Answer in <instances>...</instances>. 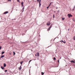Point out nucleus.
Listing matches in <instances>:
<instances>
[{"label":"nucleus","instance_id":"nucleus-1","mask_svg":"<svg viewBox=\"0 0 75 75\" xmlns=\"http://www.w3.org/2000/svg\"><path fill=\"white\" fill-rule=\"evenodd\" d=\"M67 16H68L69 18H70V17H72V15H71V14H68V15H67Z\"/></svg>","mask_w":75,"mask_h":75},{"label":"nucleus","instance_id":"nucleus-2","mask_svg":"<svg viewBox=\"0 0 75 75\" xmlns=\"http://www.w3.org/2000/svg\"><path fill=\"white\" fill-rule=\"evenodd\" d=\"M51 24V23L49 21L48 23H47V25H50Z\"/></svg>","mask_w":75,"mask_h":75},{"label":"nucleus","instance_id":"nucleus-3","mask_svg":"<svg viewBox=\"0 0 75 75\" xmlns=\"http://www.w3.org/2000/svg\"><path fill=\"white\" fill-rule=\"evenodd\" d=\"M21 68H22L21 66H20V67L18 68V69L19 71H21Z\"/></svg>","mask_w":75,"mask_h":75},{"label":"nucleus","instance_id":"nucleus-4","mask_svg":"<svg viewBox=\"0 0 75 75\" xmlns=\"http://www.w3.org/2000/svg\"><path fill=\"white\" fill-rule=\"evenodd\" d=\"M24 4V2H21V6L22 7H23V4Z\"/></svg>","mask_w":75,"mask_h":75},{"label":"nucleus","instance_id":"nucleus-5","mask_svg":"<svg viewBox=\"0 0 75 75\" xmlns=\"http://www.w3.org/2000/svg\"><path fill=\"white\" fill-rule=\"evenodd\" d=\"M8 13V12L7 11L4 13V14H7V13Z\"/></svg>","mask_w":75,"mask_h":75},{"label":"nucleus","instance_id":"nucleus-6","mask_svg":"<svg viewBox=\"0 0 75 75\" xmlns=\"http://www.w3.org/2000/svg\"><path fill=\"white\" fill-rule=\"evenodd\" d=\"M4 57V55H2V56H1V57H0V58H3V57Z\"/></svg>","mask_w":75,"mask_h":75},{"label":"nucleus","instance_id":"nucleus-7","mask_svg":"<svg viewBox=\"0 0 75 75\" xmlns=\"http://www.w3.org/2000/svg\"><path fill=\"white\" fill-rule=\"evenodd\" d=\"M4 67H6V64L5 63L4 64Z\"/></svg>","mask_w":75,"mask_h":75},{"label":"nucleus","instance_id":"nucleus-8","mask_svg":"<svg viewBox=\"0 0 75 75\" xmlns=\"http://www.w3.org/2000/svg\"><path fill=\"white\" fill-rule=\"evenodd\" d=\"M71 63H72L73 62V63H75V62L73 61V60H71Z\"/></svg>","mask_w":75,"mask_h":75},{"label":"nucleus","instance_id":"nucleus-9","mask_svg":"<svg viewBox=\"0 0 75 75\" xmlns=\"http://www.w3.org/2000/svg\"><path fill=\"white\" fill-rule=\"evenodd\" d=\"M1 68L2 69H4V67H3L2 66L1 67Z\"/></svg>","mask_w":75,"mask_h":75},{"label":"nucleus","instance_id":"nucleus-10","mask_svg":"<svg viewBox=\"0 0 75 75\" xmlns=\"http://www.w3.org/2000/svg\"><path fill=\"white\" fill-rule=\"evenodd\" d=\"M23 62H24L22 61V62H20V64H21V65H22V64H23Z\"/></svg>","mask_w":75,"mask_h":75},{"label":"nucleus","instance_id":"nucleus-11","mask_svg":"<svg viewBox=\"0 0 75 75\" xmlns=\"http://www.w3.org/2000/svg\"><path fill=\"white\" fill-rule=\"evenodd\" d=\"M4 52H5L4 51L2 52H1V54H2V55H3V54H4Z\"/></svg>","mask_w":75,"mask_h":75},{"label":"nucleus","instance_id":"nucleus-12","mask_svg":"<svg viewBox=\"0 0 75 75\" xmlns=\"http://www.w3.org/2000/svg\"><path fill=\"white\" fill-rule=\"evenodd\" d=\"M51 4H52V2H51L50 3V4L49 5V6H51Z\"/></svg>","mask_w":75,"mask_h":75},{"label":"nucleus","instance_id":"nucleus-13","mask_svg":"<svg viewBox=\"0 0 75 75\" xmlns=\"http://www.w3.org/2000/svg\"><path fill=\"white\" fill-rule=\"evenodd\" d=\"M38 54V57H39L40 56V55H39V52H38L37 53Z\"/></svg>","mask_w":75,"mask_h":75},{"label":"nucleus","instance_id":"nucleus-14","mask_svg":"<svg viewBox=\"0 0 75 75\" xmlns=\"http://www.w3.org/2000/svg\"><path fill=\"white\" fill-rule=\"evenodd\" d=\"M41 74H42V75H44V73H43V72H42Z\"/></svg>","mask_w":75,"mask_h":75},{"label":"nucleus","instance_id":"nucleus-15","mask_svg":"<svg viewBox=\"0 0 75 75\" xmlns=\"http://www.w3.org/2000/svg\"><path fill=\"white\" fill-rule=\"evenodd\" d=\"M13 52V55H15V54H16V53H15V52Z\"/></svg>","mask_w":75,"mask_h":75},{"label":"nucleus","instance_id":"nucleus-16","mask_svg":"<svg viewBox=\"0 0 75 75\" xmlns=\"http://www.w3.org/2000/svg\"><path fill=\"white\" fill-rule=\"evenodd\" d=\"M62 18V20H65V18Z\"/></svg>","mask_w":75,"mask_h":75},{"label":"nucleus","instance_id":"nucleus-17","mask_svg":"<svg viewBox=\"0 0 75 75\" xmlns=\"http://www.w3.org/2000/svg\"><path fill=\"white\" fill-rule=\"evenodd\" d=\"M50 28H48L47 31H50Z\"/></svg>","mask_w":75,"mask_h":75},{"label":"nucleus","instance_id":"nucleus-18","mask_svg":"<svg viewBox=\"0 0 75 75\" xmlns=\"http://www.w3.org/2000/svg\"><path fill=\"white\" fill-rule=\"evenodd\" d=\"M55 59H56V58H55V57H54V59H53V60H55Z\"/></svg>","mask_w":75,"mask_h":75},{"label":"nucleus","instance_id":"nucleus-19","mask_svg":"<svg viewBox=\"0 0 75 75\" xmlns=\"http://www.w3.org/2000/svg\"><path fill=\"white\" fill-rule=\"evenodd\" d=\"M41 4H39V7H40L41 6Z\"/></svg>","mask_w":75,"mask_h":75},{"label":"nucleus","instance_id":"nucleus-20","mask_svg":"<svg viewBox=\"0 0 75 75\" xmlns=\"http://www.w3.org/2000/svg\"><path fill=\"white\" fill-rule=\"evenodd\" d=\"M1 48H2V47L1 46L0 47V50L1 49Z\"/></svg>","mask_w":75,"mask_h":75},{"label":"nucleus","instance_id":"nucleus-21","mask_svg":"<svg viewBox=\"0 0 75 75\" xmlns=\"http://www.w3.org/2000/svg\"><path fill=\"white\" fill-rule=\"evenodd\" d=\"M31 61H32L31 60H30L29 62V64H30V62H31Z\"/></svg>","mask_w":75,"mask_h":75},{"label":"nucleus","instance_id":"nucleus-22","mask_svg":"<svg viewBox=\"0 0 75 75\" xmlns=\"http://www.w3.org/2000/svg\"><path fill=\"white\" fill-rule=\"evenodd\" d=\"M17 1H18V2H20V0H17Z\"/></svg>","mask_w":75,"mask_h":75},{"label":"nucleus","instance_id":"nucleus-23","mask_svg":"<svg viewBox=\"0 0 75 75\" xmlns=\"http://www.w3.org/2000/svg\"><path fill=\"white\" fill-rule=\"evenodd\" d=\"M74 10H75V8H73L72 9L73 11H74Z\"/></svg>","mask_w":75,"mask_h":75},{"label":"nucleus","instance_id":"nucleus-24","mask_svg":"<svg viewBox=\"0 0 75 75\" xmlns=\"http://www.w3.org/2000/svg\"><path fill=\"white\" fill-rule=\"evenodd\" d=\"M22 9L23 10H24V6H23V7Z\"/></svg>","mask_w":75,"mask_h":75},{"label":"nucleus","instance_id":"nucleus-25","mask_svg":"<svg viewBox=\"0 0 75 75\" xmlns=\"http://www.w3.org/2000/svg\"><path fill=\"white\" fill-rule=\"evenodd\" d=\"M49 7H50V6H48V7H47V8L48 9V8H49Z\"/></svg>","mask_w":75,"mask_h":75},{"label":"nucleus","instance_id":"nucleus-26","mask_svg":"<svg viewBox=\"0 0 75 75\" xmlns=\"http://www.w3.org/2000/svg\"><path fill=\"white\" fill-rule=\"evenodd\" d=\"M22 12H23V11H24V9H22Z\"/></svg>","mask_w":75,"mask_h":75},{"label":"nucleus","instance_id":"nucleus-27","mask_svg":"<svg viewBox=\"0 0 75 75\" xmlns=\"http://www.w3.org/2000/svg\"><path fill=\"white\" fill-rule=\"evenodd\" d=\"M60 42H64V41H63V40H61Z\"/></svg>","mask_w":75,"mask_h":75},{"label":"nucleus","instance_id":"nucleus-28","mask_svg":"<svg viewBox=\"0 0 75 75\" xmlns=\"http://www.w3.org/2000/svg\"><path fill=\"white\" fill-rule=\"evenodd\" d=\"M52 27V26H50V27H49V28H50H50H51Z\"/></svg>","mask_w":75,"mask_h":75},{"label":"nucleus","instance_id":"nucleus-29","mask_svg":"<svg viewBox=\"0 0 75 75\" xmlns=\"http://www.w3.org/2000/svg\"><path fill=\"white\" fill-rule=\"evenodd\" d=\"M7 70H5V72H7Z\"/></svg>","mask_w":75,"mask_h":75},{"label":"nucleus","instance_id":"nucleus-30","mask_svg":"<svg viewBox=\"0 0 75 75\" xmlns=\"http://www.w3.org/2000/svg\"><path fill=\"white\" fill-rule=\"evenodd\" d=\"M63 42H64V43H66V42H64V41H63Z\"/></svg>","mask_w":75,"mask_h":75},{"label":"nucleus","instance_id":"nucleus-31","mask_svg":"<svg viewBox=\"0 0 75 75\" xmlns=\"http://www.w3.org/2000/svg\"><path fill=\"white\" fill-rule=\"evenodd\" d=\"M8 1H11V0H8Z\"/></svg>","mask_w":75,"mask_h":75},{"label":"nucleus","instance_id":"nucleus-32","mask_svg":"<svg viewBox=\"0 0 75 75\" xmlns=\"http://www.w3.org/2000/svg\"><path fill=\"white\" fill-rule=\"evenodd\" d=\"M39 4H41V2L40 1H39Z\"/></svg>","mask_w":75,"mask_h":75},{"label":"nucleus","instance_id":"nucleus-33","mask_svg":"<svg viewBox=\"0 0 75 75\" xmlns=\"http://www.w3.org/2000/svg\"><path fill=\"white\" fill-rule=\"evenodd\" d=\"M57 61H58V62H59V60H57Z\"/></svg>","mask_w":75,"mask_h":75},{"label":"nucleus","instance_id":"nucleus-34","mask_svg":"<svg viewBox=\"0 0 75 75\" xmlns=\"http://www.w3.org/2000/svg\"><path fill=\"white\" fill-rule=\"evenodd\" d=\"M39 0H37V1H38V2H39Z\"/></svg>","mask_w":75,"mask_h":75},{"label":"nucleus","instance_id":"nucleus-35","mask_svg":"<svg viewBox=\"0 0 75 75\" xmlns=\"http://www.w3.org/2000/svg\"><path fill=\"white\" fill-rule=\"evenodd\" d=\"M54 15H53V18H54Z\"/></svg>","mask_w":75,"mask_h":75},{"label":"nucleus","instance_id":"nucleus-36","mask_svg":"<svg viewBox=\"0 0 75 75\" xmlns=\"http://www.w3.org/2000/svg\"><path fill=\"white\" fill-rule=\"evenodd\" d=\"M74 40H75V38H74Z\"/></svg>","mask_w":75,"mask_h":75},{"label":"nucleus","instance_id":"nucleus-37","mask_svg":"<svg viewBox=\"0 0 75 75\" xmlns=\"http://www.w3.org/2000/svg\"><path fill=\"white\" fill-rule=\"evenodd\" d=\"M55 38L54 40V41L55 40Z\"/></svg>","mask_w":75,"mask_h":75},{"label":"nucleus","instance_id":"nucleus-38","mask_svg":"<svg viewBox=\"0 0 75 75\" xmlns=\"http://www.w3.org/2000/svg\"><path fill=\"white\" fill-rule=\"evenodd\" d=\"M35 56L36 57H37V55H36V54H35Z\"/></svg>","mask_w":75,"mask_h":75},{"label":"nucleus","instance_id":"nucleus-39","mask_svg":"<svg viewBox=\"0 0 75 75\" xmlns=\"http://www.w3.org/2000/svg\"><path fill=\"white\" fill-rule=\"evenodd\" d=\"M10 55H11V53H9Z\"/></svg>","mask_w":75,"mask_h":75},{"label":"nucleus","instance_id":"nucleus-40","mask_svg":"<svg viewBox=\"0 0 75 75\" xmlns=\"http://www.w3.org/2000/svg\"><path fill=\"white\" fill-rule=\"evenodd\" d=\"M40 1L41 2V0H40Z\"/></svg>","mask_w":75,"mask_h":75},{"label":"nucleus","instance_id":"nucleus-41","mask_svg":"<svg viewBox=\"0 0 75 75\" xmlns=\"http://www.w3.org/2000/svg\"><path fill=\"white\" fill-rule=\"evenodd\" d=\"M58 8H56V9H57Z\"/></svg>","mask_w":75,"mask_h":75},{"label":"nucleus","instance_id":"nucleus-42","mask_svg":"<svg viewBox=\"0 0 75 75\" xmlns=\"http://www.w3.org/2000/svg\"><path fill=\"white\" fill-rule=\"evenodd\" d=\"M68 31H69V29H68Z\"/></svg>","mask_w":75,"mask_h":75},{"label":"nucleus","instance_id":"nucleus-43","mask_svg":"<svg viewBox=\"0 0 75 75\" xmlns=\"http://www.w3.org/2000/svg\"><path fill=\"white\" fill-rule=\"evenodd\" d=\"M54 13H55V11H54Z\"/></svg>","mask_w":75,"mask_h":75}]
</instances>
